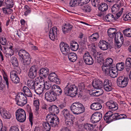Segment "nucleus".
I'll use <instances>...</instances> for the list:
<instances>
[{
	"label": "nucleus",
	"mask_w": 131,
	"mask_h": 131,
	"mask_svg": "<svg viewBox=\"0 0 131 131\" xmlns=\"http://www.w3.org/2000/svg\"><path fill=\"white\" fill-rule=\"evenodd\" d=\"M78 88L74 84H72L70 82L67 83L64 88L65 94L71 97L75 96L77 94Z\"/></svg>",
	"instance_id": "1"
},
{
	"label": "nucleus",
	"mask_w": 131,
	"mask_h": 131,
	"mask_svg": "<svg viewBox=\"0 0 131 131\" xmlns=\"http://www.w3.org/2000/svg\"><path fill=\"white\" fill-rule=\"evenodd\" d=\"M70 109L74 114L78 115L85 111V108L83 104L79 102L73 103L70 107Z\"/></svg>",
	"instance_id": "2"
},
{
	"label": "nucleus",
	"mask_w": 131,
	"mask_h": 131,
	"mask_svg": "<svg viewBox=\"0 0 131 131\" xmlns=\"http://www.w3.org/2000/svg\"><path fill=\"white\" fill-rule=\"evenodd\" d=\"M19 58L23 64L25 65H27L30 63V55L25 50H21L18 52Z\"/></svg>",
	"instance_id": "3"
},
{
	"label": "nucleus",
	"mask_w": 131,
	"mask_h": 131,
	"mask_svg": "<svg viewBox=\"0 0 131 131\" xmlns=\"http://www.w3.org/2000/svg\"><path fill=\"white\" fill-rule=\"evenodd\" d=\"M47 121L50 123L52 127H54L57 126L59 123V119L55 115L52 114H48L46 117Z\"/></svg>",
	"instance_id": "4"
},
{
	"label": "nucleus",
	"mask_w": 131,
	"mask_h": 131,
	"mask_svg": "<svg viewBox=\"0 0 131 131\" xmlns=\"http://www.w3.org/2000/svg\"><path fill=\"white\" fill-rule=\"evenodd\" d=\"M15 101L17 104L20 106H23L27 103L26 97L22 93H20L16 95Z\"/></svg>",
	"instance_id": "5"
},
{
	"label": "nucleus",
	"mask_w": 131,
	"mask_h": 131,
	"mask_svg": "<svg viewBox=\"0 0 131 131\" xmlns=\"http://www.w3.org/2000/svg\"><path fill=\"white\" fill-rule=\"evenodd\" d=\"M16 116L17 120L20 122H23L26 120V114L22 109H18L16 112Z\"/></svg>",
	"instance_id": "6"
},
{
	"label": "nucleus",
	"mask_w": 131,
	"mask_h": 131,
	"mask_svg": "<svg viewBox=\"0 0 131 131\" xmlns=\"http://www.w3.org/2000/svg\"><path fill=\"white\" fill-rule=\"evenodd\" d=\"M128 81L129 79L128 78L124 76H121L117 78V83L119 87L123 88L127 86Z\"/></svg>",
	"instance_id": "7"
},
{
	"label": "nucleus",
	"mask_w": 131,
	"mask_h": 131,
	"mask_svg": "<svg viewBox=\"0 0 131 131\" xmlns=\"http://www.w3.org/2000/svg\"><path fill=\"white\" fill-rule=\"evenodd\" d=\"M45 98L48 101H53L57 99L56 94L54 91H48L45 94Z\"/></svg>",
	"instance_id": "8"
},
{
	"label": "nucleus",
	"mask_w": 131,
	"mask_h": 131,
	"mask_svg": "<svg viewBox=\"0 0 131 131\" xmlns=\"http://www.w3.org/2000/svg\"><path fill=\"white\" fill-rule=\"evenodd\" d=\"M39 78L40 80L39 81L38 83L34 90L36 93L38 95H40L42 93L44 89L43 85L41 82L44 80L41 77H40Z\"/></svg>",
	"instance_id": "9"
},
{
	"label": "nucleus",
	"mask_w": 131,
	"mask_h": 131,
	"mask_svg": "<svg viewBox=\"0 0 131 131\" xmlns=\"http://www.w3.org/2000/svg\"><path fill=\"white\" fill-rule=\"evenodd\" d=\"M113 67L109 68L108 69H106L105 70H103L104 72L106 75L107 76H110L113 78L116 77L118 74L117 71L114 70Z\"/></svg>",
	"instance_id": "10"
},
{
	"label": "nucleus",
	"mask_w": 131,
	"mask_h": 131,
	"mask_svg": "<svg viewBox=\"0 0 131 131\" xmlns=\"http://www.w3.org/2000/svg\"><path fill=\"white\" fill-rule=\"evenodd\" d=\"M40 80V78L39 77L36 78L35 81L33 79L29 80L27 82V84L28 87L30 89L34 90L38 83L39 81Z\"/></svg>",
	"instance_id": "11"
},
{
	"label": "nucleus",
	"mask_w": 131,
	"mask_h": 131,
	"mask_svg": "<svg viewBox=\"0 0 131 131\" xmlns=\"http://www.w3.org/2000/svg\"><path fill=\"white\" fill-rule=\"evenodd\" d=\"M18 73L14 70H12L10 72V77L12 81L14 84H17L20 81V79L18 77Z\"/></svg>",
	"instance_id": "12"
},
{
	"label": "nucleus",
	"mask_w": 131,
	"mask_h": 131,
	"mask_svg": "<svg viewBox=\"0 0 131 131\" xmlns=\"http://www.w3.org/2000/svg\"><path fill=\"white\" fill-rule=\"evenodd\" d=\"M102 114L99 112L94 113L92 116L91 121L92 123H97L100 121L102 117Z\"/></svg>",
	"instance_id": "13"
},
{
	"label": "nucleus",
	"mask_w": 131,
	"mask_h": 131,
	"mask_svg": "<svg viewBox=\"0 0 131 131\" xmlns=\"http://www.w3.org/2000/svg\"><path fill=\"white\" fill-rule=\"evenodd\" d=\"M60 47L61 52L64 55H67L69 53L70 49L69 45L67 43L61 42L60 45Z\"/></svg>",
	"instance_id": "14"
},
{
	"label": "nucleus",
	"mask_w": 131,
	"mask_h": 131,
	"mask_svg": "<svg viewBox=\"0 0 131 131\" xmlns=\"http://www.w3.org/2000/svg\"><path fill=\"white\" fill-rule=\"evenodd\" d=\"M57 28L56 27H54L51 29L49 32V36L50 39L52 40L57 39Z\"/></svg>",
	"instance_id": "15"
},
{
	"label": "nucleus",
	"mask_w": 131,
	"mask_h": 131,
	"mask_svg": "<svg viewBox=\"0 0 131 131\" xmlns=\"http://www.w3.org/2000/svg\"><path fill=\"white\" fill-rule=\"evenodd\" d=\"M48 78L51 82H53L57 84H60V80L55 73H51L49 76Z\"/></svg>",
	"instance_id": "16"
},
{
	"label": "nucleus",
	"mask_w": 131,
	"mask_h": 131,
	"mask_svg": "<svg viewBox=\"0 0 131 131\" xmlns=\"http://www.w3.org/2000/svg\"><path fill=\"white\" fill-rule=\"evenodd\" d=\"M83 59L85 63L88 65H92L93 63V59L89 53H86L84 54Z\"/></svg>",
	"instance_id": "17"
},
{
	"label": "nucleus",
	"mask_w": 131,
	"mask_h": 131,
	"mask_svg": "<svg viewBox=\"0 0 131 131\" xmlns=\"http://www.w3.org/2000/svg\"><path fill=\"white\" fill-rule=\"evenodd\" d=\"M113 62V60L111 58H108L106 59V62L103 64L102 67V70H105L106 69H108L109 68L112 67Z\"/></svg>",
	"instance_id": "18"
},
{
	"label": "nucleus",
	"mask_w": 131,
	"mask_h": 131,
	"mask_svg": "<svg viewBox=\"0 0 131 131\" xmlns=\"http://www.w3.org/2000/svg\"><path fill=\"white\" fill-rule=\"evenodd\" d=\"M37 69L35 66H32L30 68L28 73V76L30 78L34 79L37 76Z\"/></svg>",
	"instance_id": "19"
},
{
	"label": "nucleus",
	"mask_w": 131,
	"mask_h": 131,
	"mask_svg": "<svg viewBox=\"0 0 131 131\" xmlns=\"http://www.w3.org/2000/svg\"><path fill=\"white\" fill-rule=\"evenodd\" d=\"M106 104L108 108L111 109L112 110H116L118 108V106L117 103L113 101H111L107 102Z\"/></svg>",
	"instance_id": "20"
},
{
	"label": "nucleus",
	"mask_w": 131,
	"mask_h": 131,
	"mask_svg": "<svg viewBox=\"0 0 131 131\" xmlns=\"http://www.w3.org/2000/svg\"><path fill=\"white\" fill-rule=\"evenodd\" d=\"M110 44L104 40H100L98 43L99 48L101 50H107Z\"/></svg>",
	"instance_id": "21"
},
{
	"label": "nucleus",
	"mask_w": 131,
	"mask_h": 131,
	"mask_svg": "<svg viewBox=\"0 0 131 131\" xmlns=\"http://www.w3.org/2000/svg\"><path fill=\"white\" fill-rule=\"evenodd\" d=\"M114 15L115 16L112 14H108L105 16V19L107 21L111 22L117 19L120 16L118 14Z\"/></svg>",
	"instance_id": "22"
},
{
	"label": "nucleus",
	"mask_w": 131,
	"mask_h": 131,
	"mask_svg": "<svg viewBox=\"0 0 131 131\" xmlns=\"http://www.w3.org/2000/svg\"><path fill=\"white\" fill-rule=\"evenodd\" d=\"M112 84L108 80L106 79L104 82L103 87L105 90L107 91H109L112 90Z\"/></svg>",
	"instance_id": "23"
},
{
	"label": "nucleus",
	"mask_w": 131,
	"mask_h": 131,
	"mask_svg": "<svg viewBox=\"0 0 131 131\" xmlns=\"http://www.w3.org/2000/svg\"><path fill=\"white\" fill-rule=\"evenodd\" d=\"M92 85L95 89H99L102 87L103 83L102 81L99 80H96L93 81Z\"/></svg>",
	"instance_id": "24"
},
{
	"label": "nucleus",
	"mask_w": 131,
	"mask_h": 131,
	"mask_svg": "<svg viewBox=\"0 0 131 131\" xmlns=\"http://www.w3.org/2000/svg\"><path fill=\"white\" fill-rule=\"evenodd\" d=\"M73 28V26L69 24H66L63 27L62 30L63 33L66 34L70 32Z\"/></svg>",
	"instance_id": "25"
},
{
	"label": "nucleus",
	"mask_w": 131,
	"mask_h": 131,
	"mask_svg": "<svg viewBox=\"0 0 131 131\" xmlns=\"http://www.w3.org/2000/svg\"><path fill=\"white\" fill-rule=\"evenodd\" d=\"M33 107L35 110V112L37 114L38 113L39 106L40 104L39 101L38 99L35 98L33 100Z\"/></svg>",
	"instance_id": "26"
},
{
	"label": "nucleus",
	"mask_w": 131,
	"mask_h": 131,
	"mask_svg": "<svg viewBox=\"0 0 131 131\" xmlns=\"http://www.w3.org/2000/svg\"><path fill=\"white\" fill-rule=\"evenodd\" d=\"M112 112L110 111L107 112L104 117V120L106 123H110L112 121Z\"/></svg>",
	"instance_id": "27"
},
{
	"label": "nucleus",
	"mask_w": 131,
	"mask_h": 131,
	"mask_svg": "<svg viewBox=\"0 0 131 131\" xmlns=\"http://www.w3.org/2000/svg\"><path fill=\"white\" fill-rule=\"evenodd\" d=\"M51 88L52 90L54 91L56 95H60L61 94L62 91L59 86L57 85L54 84L52 86Z\"/></svg>",
	"instance_id": "28"
},
{
	"label": "nucleus",
	"mask_w": 131,
	"mask_h": 131,
	"mask_svg": "<svg viewBox=\"0 0 131 131\" xmlns=\"http://www.w3.org/2000/svg\"><path fill=\"white\" fill-rule=\"evenodd\" d=\"M81 125L85 129L88 131H92L95 127V125L87 123L82 124Z\"/></svg>",
	"instance_id": "29"
},
{
	"label": "nucleus",
	"mask_w": 131,
	"mask_h": 131,
	"mask_svg": "<svg viewBox=\"0 0 131 131\" xmlns=\"http://www.w3.org/2000/svg\"><path fill=\"white\" fill-rule=\"evenodd\" d=\"M91 108L93 110H98L101 109L102 106L101 104L99 102H97L92 103L91 106Z\"/></svg>",
	"instance_id": "30"
},
{
	"label": "nucleus",
	"mask_w": 131,
	"mask_h": 131,
	"mask_svg": "<svg viewBox=\"0 0 131 131\" xmlns=\"http://www.w3.org/2000/svg\"><path fill=\"white\" fill-rule=\"evenodd\" d=\"M49 73V69L47 68H42L41 69L39 70V72L40 75L45 77H47Z\"/></svg>",
	"instance_id": "31"
},
{
	"label": "nucleus",
	"mask_w": 131,
	"mask_h": 131,
	"mask_svg": "<svg viewBox=\"0 0 131 131\" xmlns=\"http://www.w3.org/2000/svg\"><path fill=\"white\" fill-rule=\"evenodd\" d=\"M49 110L51 113L54 114H53V115H55V114H57L59 112V110L58 107L54 105L50 106L49 108Z\"/></svg>",
	"instance_id": "32"
},
{
	"label": "nucleus",
	"mask_w": 131,
	"mask_h": 131,
	"mask_svg": "<svg viewBox=\"0 0 131 131\" xmlns=\"http://www.w3.org/2000/svg\"><path fill=\"white\" fill-rule=\"evenodd\" d=\"M116 30L115 28H111L107 31L108 34L111 38H112L116 34Z\"/></svg>",
	"instance_id": "33"
},
{
	"label": "nucleus",
	"mask_w": 131,
	"mask_h": 131,
	"mask_svg": "<svg viewBox=\"0 0 131 131\" xmlns=\"http://www.w3.org/2000/svg\"><path fill=\"white\" fill-rule=\"evenodd\" d=\"M47 122H44L42 123V127L41 130L43 131H49L50 129V124Z\"/></svg>",
	"instance_id": "34"
},
{
	"label": "nucleus",
	"mask_w": 131,
	"mask_h": 131,
	"mask_svg": "<svg viewBox=\"0 0 131 131\" xmlns=\"http://www.w3.org/2000/svg\"><path fill=\"white\" fill-rule=\"evenodd\" d=\"M23 91L27 96L30 97L32 96V93L29 89L27 86H24L23 87Z\"/></svg>",
	"instance_id": "35"
},
{
	"label": "nucleus",
	"mask_w": 131,
	"mask_h": 131,
	"mask_svg": "<svg viewBox=\"0 0 131 131\" xmlns=\"http://www.w3.org/2000/svg\"><path fill=\"white\" fill-rule=\"evenodd\" d=\"M68 57L69 60L72 62L75 61L77 58L76 54L73 52L69 53L68 54Z\"/></svg>",
	"instance_id": "36"
},
{
	"label": "nucleus",
	"mask_w": 131,
	"mask_h": 131,
	"mask_svg": "<svg viewBox=\"0 0 131 131\" xmlns=\"http://www.w3.org/2000/svg\"><path fill=\"white\" fill-rule=\"evenodd\" d=\"M71 47V50L73 51H77L79 48V45L76 42L72 41L70 42Z\"/></svg>",
	"instance_id": "37"
},
{
	"label": "nucleus",
	"mask_w": 131,
	"mask_h": 131,
	"mask_svg": "<svg viewBox=\"0 0 131 131\" xmlns=\"http://www.w3.org/2000/svg\"><path fill=\"white\" fill-rule=\"evenodd\" d=\"M62 113L64 119L73 117L72 115L70 114L69 111L67 109H64L62 111Z\"/></svg>",
	"instance_id": "38"
},
{
	"label": "nucleus",
	"mask_w": 131,
	"mask_h": 131,
	"mask_svg": "<svg viewBox=\"0 0 131 131\" xmlns=\"http://www.w3.org/2000/svg\"><path fill=\"white\" fill-rule=\"evenodd\" d=\"M115 40L118 41H120L124 42V38L123 35L121 32H117L115 35Z\"/></svg>",
	"instance_id": "39"
},
{
	"label": "nucleus",
	"mask_w": 131,
	"mask_h": 131,
	"mask_svg": "<svg viewBox=\"0 0 131 131\" xmlns=\"http://www.w3.org/2000/svg\"><path fill=\"white\" fill-rule=\"evenodd\" d=\"M73 119L72 117L64 119L66 125L68 127L71 126L73 125Z\"/></svg>",
	"instance_id": "40"
},
{
	"label": "nucleus",
	"mask_w": 131,
	"mask_h": 131,
	"mask_svg": "<svg viewBox=\"0 0 131 131\" xmlns=\"http://www.w3.org/2000/svg\"><path fill=\"white\" fill-rule=\"evenodd\" d=\"M99 38V35L97 33L93 34L89 37L90 41L93 42L96 41Z\"/></svg>",
	"instance_id": "41"
},
{
	"label": "nucleus",
	"mask_w": 131,
	"mask_h": 131,
	"mask_svg": "<svg viewBox=\"0 0 131 131\" xmlns=\"http://www.w3.org/2000/svg\"><path fill=\"white\" fill-rule=\"evenodd\" d=\"M10 61L13 66L16 67L18 66V63L16 58L15 56L12 57L10 59Z\"/></svg>",
	"instance_id": "42"
},
{
	"label": "nucleus",
	"mask_w": 131,
	"mask_h": 131,
	"mask_svg": "<svg viewBox=\"0 0 131 131\" xmlns=\"http://www.w3.org/2000/svg\"><path fill=\"white\" fill-rule=\"evenodd\" d=\"M108 8L107 4L105 3H103L99 5L98 9L100 11L104 12L107 10Z\"/></svg>",
	"instance_id": "43"
},
{
	"label": "nucleus",
	"mask_w": 131,
	"mask_h": 131,
	"mask_svg": "<svg viewBox=\"0 0 131 131\" xmlns=\"http://www.w3.org/2000/svg\"><path fill=\"white\" fill-rule=\"evenodd\" d=\"M3 4L5 6L11 8L13 7L14 5L13 0H5Z\"/></svg>",
	"instance_id": "44"
},
{
	"label": "nucleus",
	"mask_w": 131,
	"mask_h": 131,
	"mask_svg": "<svg viewBox=\"0 0 131 131\" xmlns=\"http://www.w3.org/2000/svg\"><path fill=\"white\" fill-rule=\"evenodd\" d=\"M126 68L127 71H128L131 68V58H127L126 61Z\"/></svg>",
	"instance_id": "45"
},
{
	"label": "nucleus",
	"mask_w": 131,
	"mask_h": 131,
	"mask_svg": "<svg viewBox=\"0 0 131 131\" xmlns=\"http://www.w3.org/2000/svg\"><path fill=\"white\" fill-rule=\"evenodd\" d=\"M81 9L83 12L85 13L90 12L91 10V7L87 5H84L81 7Z\"/></svg>",
	"instance_id": "46"
},
{
	"label": "nucleus",
	"mask_w": 131,
	"mask_h": 131,
	"mask_svg": "<svg viewBox=\"0 0 131 131\" xmlns=\"http://www.w3.org/2000/svg\"><path fill=\"white\" fill-rule=\"evenodd\" d=\"M23 9L24 12V15L25 16H27L30 13L31 9L28 5H25Z\"/></svg>",
	"instance_id": "47"
},
{
	"label": "nucleus",
	"mask_w": 131,
	"mask_h": 131,
	"mask_svg": "<svg viewBox=\"0 0 131 131\" xmlns=\"http://www.w3.org/2000/svg\"><path fill=\"white\" fill-rule=\"evenodd\" d=\"M42 83L43 85L44 89L46 90L49 89L51 87V84L50 82L46 81L43 82V83Z\"/></svg>",
	"instance_id": "48"
},
{
	"label": "nucleus",
	"mask_w": 131,
	"mask_h": 131,
	"mask_svg": "<svg viewBox=\"0 0 131 131\" xmlns=\"http://www.w3.org/2000/svg\"><path fill=\"white\" fill-rule=\"evenodd\" d=\"M27 112L29 115V120L32 126L33 124V114L30 107H29L27 109Z\"/></svg>",
	"instance_id": "49"
},
{
	"label": "nucleus",
	"mask_w": 131,
	"mask_h": 131,
	"mask_svg": "<svg viewBox=\"0 0 131 131\" xmlns=\"http://www.w3.org/2000/svg\"><path fill=\"white\" fill-rule=\"evenodd\" d=\"M125 65L124 63L123 62L119 63L116 65V68L117 70L121 71L124 68Z\"/></svg>",
	"instance_id": "50"
},
{
	"label": "nucleus",
	"mask_w": 131,
	"mask_h": 131,
	"mask_svg": "<svg viewBox=\"0 0 131 131\" xmlns=\"http://www.w3.org/2000/svg\"><path fill=\"white\" fill-rule=\"evenodd\" d=\"M124 35L127 37H131V29L128 28L123 30Z\"/></svg>",
	"instance_id": "51"
},
{
	"label": "nucleus",
	"mask_w": 131,
	"mask_h": 131,
	"mask_svg": "<svg viewBox=\"0 0 131 131\" xmlns=\"http://www.w3.org/2000/svg\"><path fill=\"white\" fill-rule=\"evenodd\" d=\"M4 13L5 14H10L12 13L13 10L7 7H3L2 8Z\"/></svg>",
	"instance_id": "52"
},
{
	"label": "nucleus",
	"mask_w": 131,
	"mask_h": 131,
	"mask_svg": "<svg viewBox=\"0 0 131 131\" xmlns=\"http://www.w3.org/2000/svg\"><path fill=\"white\" fill-rule=\"evenodd\" d=\"M96 92L93 93V95L94 96H99L102 95L103 93V91L102 90L99 89Z\"/></svg>",
	"instance_id": "53"
},
{
	"label": "nucleus",
	"mask_w": 131,
	"mask_h": 131,
	"mask_svg": "<svg viewBox=\"0 0 131 131\" xmlns=\"http://www.w3.org/2000/svg\"><path fill=\"white\" fill-rule=\"evenodd\" d=\"M119 8L118 5L117 4H114L112 8V12L114 13H115L119 10Z\"/></svg>",
	"instance_id": "54"
},
{
	"label": "nucleus",
	"mask_w": 131,
	"mask_h": 131,
	"mask_svg": "<svg viewBox=\"0 0 131 131\" xmlns=\"http://www.w3.org/2000/svg\"><path fill=\"white\" fill-rule=\"evenodd\" d=\"M124 20L125 21H131V12L127 13L124 18Z\"/></svg>",
	"instance_id": "55"
},
{
	"label": "nucleus",
	"mask_w": 131,
	"mask_h": 131,
	"mask_svg": "<svg viewBox=\"0 0 131 131\" xmlns=\"http://www.w3.org/2000/svg\"><path fill=\"white\" fill-rule=\"evenodd\" d=\"M7 40L4 37H0V43L3 45L6 46Z\"/></svg>",
	"instance_id": "56"
},
{
	"label": "nucleus",
	"mask_w": 131,
	"mask_h": 131,
	"mask_svg": "<svg viewBox=\"0 0 131 131\" xmlns=\"http://www.w3.org/2000/svg\"><path fill=\"white\" fill-rule=\"evenodd\" d=\"M115 47L118 48H119L122 46L123 42L122 41H120L118 40H115Z\"/></svg>",
	"instance_id": "57"
},
{
	"label": "nucleus",
	"mask_w": 131,
	"mask_h": 131,
	"mask_svg": "<svg viewBox=\"0 0 131 131\" xmlns=\"http://www.w3.org/2000/svg\"><path fill=\"white\" fill-rule=\"evenodd\" d=\"M3 76L4 79L6 82L7 88H8L9 87V83L8 80L7 76L5 73H4V74H3Z\"/></svg>",
	"instance_id": "58"
},
{
	"label": "nucleus",
	"mask_w": 131,
	"mask_h": 131,
	"mask_svg": "<svg viewBox=\"0 0 131 131\" xmlns=\"http://www.w3.org/2000/svg\"><path fill=\"white\" fill-rule=\"evenodd\" d=\"M100 2V0H92V4L93 6L96 7L97 6Z\"/></svg>",
	"instance_id": "59"
},
{
	"label": "nucleus",
	"mask_w": 131,
	"mask_h": 131,
	"mask_svg": "<svg viewBox=\"0 0 131 131\" xmlns=\"http://www.w3.org/2000/svg\"><path fill=\"white\" fill-rule=\"evenodd\" d=\"M4 115L5 116H2L3 118L5 119H9L11 117L10 114L8 111L6 112Z\"/></svg>",
	"instance_id": "60"
},
{
	"label": "nucleus",
	"mask_w": 131,
	"mask_h": 131,
	"mask_svg": "<svg viewBox=\"0 0 131 131\" xmlns=\"http://www.w3.org/2000/svg\"><path fill=\"white\" fill-rule=\"evenodd\" d=\"M119 116L118 114V113H115L114 114H112V121L113 120H116L119 119V117H118Z\"/></svg>",
	"instance_id": "61"
},
{
	"label": "nucleus",
	"mask_w": 131,
	"mask_h": 131,
	"mask_svg": "<svg viewBox=\"0 0 131 131\" xmlns=\"http://www.w3.org/2000/svg\"><path fill=\"white\" fill-rule=\"evenodd\" d=\"M7 111L3 107L0 108V113L2 116H5L4 114Z\"/></svg>",
	"instance_id": "62"
},
{
	"label": "nucleus",
	"mask_w": 131,
	"mask_h": 131,
	"mask_svg": "<svg viewBox=\"0 0 131 131\" xmlns=\"http://www.w3.org/2000/svg\"><path fill=\"white\" fill-rule=\"evenodd\" d=\"M76 0H71L70 3V5L71 7L74 6L77 4Z\"/></svg>",
	"instance_id": "63"
},
{
	"label": "nucleus",
	"mask_w": 131,
	"mask_h": 131,
	"mask_svg": "<svg viewBox=\"0 0 131 131\" xmlns=\"http://www.w3.org/2000/svg\"><path fill=\"white\" fill-rule=\"evenodd\" d=\"M79 87L81 90H83L85 88V85L83 82H81L79 84Z\"/></svg>",
	"instance_id": "64"
}]
</instances>
